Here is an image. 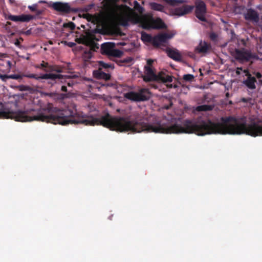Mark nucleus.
I'll list each match as a JSON object with an SVG mask.
<instances>
[{
    "label": "nucleus",
    "mask_w": 262,
    "mask_h": 262,
    "mask_svg": "<svg viewBox=\"0 0 262 262\" xmlns=\"http://www.w3.org/2000/svg\"><path fill=\"white\" fill-rule=\"evenodd\" d=\"M141 39L143 41L151 43L154 46V36L146 33H143L141 35Z\"/></svg>",
    "instance_id": "obj_25"
},
{
    "label": "nucleus",
    "mask_w": 262,
    "mask_h": 262,
    "mask_svg": "<svg viewBox=\"0 0 262 262\" xmlns=\"http://www.w3.org/2000/svg\"><path fill=\"white\" fill-rule=\"evenodd\" d=\"M226 134L262 136V120L245 116L238 119L232 116L223 117V135Z\"/></svg>",
    "instance_id": "obj_1"
},
{
    "label": "nucleus",
    "mask_w": 262,
    "mask_h": 262,
    "mask_svg": "<svg viewBox=\"0 0 262 262\" xmlns=\"http://www.w3.org/2000/svg\"><path fill=\"white\" fill-rule=\"evenodd\" d=\"M0 79L6 82L9 79L8 75L0 74Z\"/></svg>",
    "instance_id": "obj_35"
},
{
    "label": "nucleus",
    "mask_w": 262,
    "mask_h": 262,
    "mask_svg": "<svg viewBox=\"0 0 262 262\" xmlns=\"http://www.w3.org/2000/svg\"><path fill=\"white\" fill-rule=\"evenodd\" d=\"M194 78V77L193 75L188 74L183 75V79L185 81H192Z\"/></svg>",
    "instance_id": "obj_30"
},
{
    "label": "nucleus",
    "mask_w": 262,
    "mask_h": 262,
    "mask_svg": "<svg viewBox=\"0 0 262 262\" xmlns=\"http://www.w3.org/2000/svg\"><path fill=\"white\" fill-rule=\"evenodd\" d=\"M98 69H100L101 70H102L103 69H111L112 70L114 69V64L110 63H105L103 61H98Z\"/></svg>",
    "instance_id": "obj_24"
},
{
    "label": "nucleus",
    "mask_w": 262,
    "mask_h": 262,
    "mask_svg": "<svg viewBox=\"0 0 262 262\" xmlns=\"http://www.w3.org/2000/svg\"><path fill=\"white\" fill-rule=\"evenodd\" d=\"M127 23H128V20L126 19L123 21V26H126L127 25Z\"/></svg>",
    "instance_id": "obj_45"
},
{
    "label": "nucleus",
    "mask_w": 262,
    "mask_h": 262,
    "mask_svg": "<svg viewBox=\"0 0 262 262\" xmlns=\"http://www.w3.org/2000/svg\"><path fill=\"white\" fill-rule=\"evenodd\" d=\"M9 79H13L18 80L20 81L22 80L23 77H28L30 78H34L36 80H40V79H49L50 81H48V84H54L56 83L57 80H59V79L62 77V76L60 75H56L54 74H42L40 76H38L35 74H23L22 75L20 74H11L8 75Z\"/></svg>",
    "instance_id": "obj_3"
},
{
    "label": "nucleus",
    "mask_w": 262,
    "mask_h": 262,
    "mask_svg": "<svg viewBox=\"0 0 262 262\" xmlns=\"http://www.w3.org/2000/svg\"><path fill=\"white\" fill-rule=\"evenodd\" d=\"M226 96L227 97H229L230 96V94H229V93H227L226 94Z\"/></svg>",
    "instance_id": "obj_48"
},
{
    "label": "nucleus",
    "mask_w": 262,
    "mask_h": 262,
    "mask_svg": "<svg viewBox=\"0 0 262 262\" xmlns=\"http://www.w3.org/2000/svg\"><path fill=\"white\" fill-rule=\"evenodd\" d=\"M65 43L69 47L73 48L76 46V43L73 42H67L65 41Z\"/></svg>",
    "instance_id": "obj_38"
},
{
    "label": "nucleus",
    "mask_w": 262,
    "mask_h": 262,
    "mask_svg": "<svg viewBox=\"0 0 262 262\" xmlns=\"http://www.w3.org/2000/svg\"><path fill=\"white\" fill-rule=\"evenodd\" d=\"M19 40L23 41V39L21 37H20L19 39H17L14 42L15 45L18 47H20V42Z\"/></svg>",
    "instance_id": "obj_37"
},
{
    "label": "nucleus",
    "mask_w": 262,
    "mask_h": 262,
    "mask_svg": "<svg viewBox=\"0 0 262 262\" xmlns=\"http://www.w3.org/2000/svg\"><path fill=\"white\" fill-rule=\"evenodd\" d=\"M256 82V78L254 77H250L247 78L246 80L243 81V83L249 89L253 90L256 88L255 83Z\"/></svg>",
    "instance_id": "obj_22"
},
{
    "label": "nucleus",
    "mask_w": 262,
    "mask_h": 262,
    "mask_svg": "<svg viewBox=\"0 0 262 262\" xmlns=\"http://www.w3.org/2000/svg\"><path fill=\"white\" fill-rule=\"evenodd\" d=\"M100 52L103 55H107L108 57H120L123 52L115 49V43L113 42H105L101 45Z\"/></svg>",
    "instance_id": "obj_9"
},
{
    "label": "nucleus",
    "mask_w": 262,
    "mask_h": 262,
    "mask_svg": "<svg viewBox=\"0 0 262 262\" xmlns=\"http://www.w3.org/2000/svg\"><path fill=\"white\" fill-rule=\"evenodd\" d=\"M17 89L20 91H29L32 92L33 91L32 88L26 85H20L17 86Z\"/></svg>",
    "instance_id": "obj_27"
},
{
    "label": "nucleus",
    "mask_w": 262,
    "mask_h": 262,
    "mask_svg": "<svg viewBox=\"0 0 262 262\" xmlns=\"http://www.w3.org/2000/svg\"><path fill=\"white\" fill-rule=\"evenodd\" d=\"M43 71L47 74H60L63 72V68L55 64H50L49 69H43Z\"/></svg>",
    "instance_id": "obj_18"
},
{
    "label": "nucleus",
    "mask_w": 262,
    "mask_h": 262,
    "mask_svg": "<svg viewBox=\"0 0 262 262\" xmlns=\"http://www.w3.org/2000/svg\"><path fill=\"white\" fill-rule=\"evenodd\" d=\"M171 37V35L166 33H160L154 36V47H159L161 43L166 42Z\"/></svg>",
    "instance_id": "obj_15"
},
{
    "label": "nucleus",
    "mask_w": 262,
    "mask_h": 262,
    "mask_svg": "<svg viewBox=\"0 0 262 262\" xmlns=\"http://www.w3.org/2000/svg\"><path fill=\"white\" fill-rule=\"evenodd\" d=\"M81 39L82 43L86 45L91 46V50L96 51L99 49L98 44L94 42L95 40H98L93 32H86L85 35H83Z\"/></svg>",
    "instance_id": "obj_11"
},
{
    "label": "nucleus",
    "mask_w": 262,
    "mask_h": 262,
    "mask_svg": "<svg viewBox=\"0 0 262 262\" xmlns=\"http://www.w3.org/2000/svg\"><path fill=\"white\" fill-rule=\"evenodd\" d=\"M153 62H154V60L152 59H148L147 60V65L146 66H149L151 67L152 66Z\"/></svg>",
    "instance_id": "obj_39"
},
{
    "label": "nucleus",
    "mask_w": 262,
    "mask_h": 262,
    "mask_svg": "<svg viewBox=\"0 0 262 262\" xmlns=\"http://www.w3.org/2000/svg\"><path fill=\"white\" fill-rule=\"evenodd\" d=\"M243 72L245 74V75L247 77V78L252 76L251 74L249 73L248 70H244Z\"/></svg>",
    "instance_id": "obj_40"
},
{
    "label": "nucleus",
    "mask_w": 262,
    "mask_h": 262,
    "mask_svg": "<svg viewBox=\"0 0 262 262\" xmlns=\"http://www.w3.org/2000/svg\"><path fill=\"white\" fill-rule=\"evenodd\" d=\"M235 59L241 63L250 61L251 59H258V56L255 53L245 48L235 49L234 54Z\"/></svg>",
    "instance_id": "obj_8"
},
{
    "label": "nucleus",
    "mask_w": 262,
    "mask_h": 262,
    "mask_svg": "<svg viewBox=\"0 0 262 262\" xmlns=\"http://www.w3.org/2000/svg\"><path fill=\"white\" fill-rule=\"evenodd\" d=\"M213 108V106L211 105H201L198 106L196 108V110L199 112L202 111H211Z\"/></svg>",
    "instance_id": "obj_26"
},
{
    "label": "nucleus",
    "mask_w": 262,
    "mask_h": 262,
    "mask_svg": "<svg viewBox=\"0 0 262 262\" xmlns=\"http://www.w3.org/2000/svg\"><path fill=\"white\" fill-rule=\"evenodd\" d=\"M35 18L34 15L30 14H21L20 15H13L11 14L8 15L6 19L17 22H29L31 20Z\"/></svg>",
    "instance_id": "obj_14"
},
{
    "label": "nucleus",
    "mask_w": 262,
    "mask_h": 262,
    "mask_svg": "<svg viewBox=\"0 0 262 262\" xmlns=\"http://www.w3.org/2000/svg\"><path fill=\"white\" fill-rule=\"evenodd\" d=\"M166 2H167L168 4L174 6L177 5V4L179 3H182V1H179V0H164Z\"/></svg>",
    "instance_id": "obj_32"
},
{
    "label": "nucleus",
    "mask_w": 262,
    "mask_h": 262,
    "mask_svg": "<svg viewBox=\"0 0 262 262\" xmlns=\"http://www.w3.org/2000/svg\"><path fill=\"white\" fill-rule=\"evenodd\" d=\"M56 95L57 96V98L59 99H64V98L67 97V94H57V93H52L50 94V95Z\"/></svg>",
    "instance_id": "obj_33"
},
{
    "label": "nucleus",
    "mask_w": 262,
    "mask_h": 262,
    "mask_svg": "<svg viewBox=\"0 0 262 262\" xmlns=\"http://www.w3.org/2000/svg\"><path fill=\"white\" fill-rule=\"evenodd\" d=\"M56 75H60L62 76V77L57 80V81L52 84H50L51 86H53L55 84H61V83H67L69 86H72L74 84V82L72 80L68 81V79H71V76L68 75H63L60 74H56Z\"/></svg>",
    "instance_id": "obj_19"
},
{
    "label": "nucleus",
    "mask_w": 262,
    "mask_h": 262,
    "mask_svg": "<svg viewBox=\"0 0 262 262\" xmlns=\"http://www.w3.org/2000/svg\"><path fill=\"white\" fill-rule=\"evenodd\" d=\"M10 3H13L14 2V0H9Z\"/></svg>",
    "instance_id": "obj_49"
},
{
    "label": "nucleus",
    "mask_w": 262,
    "mask_h": 262,
    "mask_svg": "<svg viewBox=\"0 0 262 262\" xmlns=\"http://www.w3.org/2000/svg\"><path fill=\"white\" fill-rule=\"evenodd\" d=\"M144 69L145 75L143 77V79L146 82H149L157 79H159L164 82H170L172 81V77L168 75L160 73L157 76L152 68L149 66H145Z\"/></svg>",
    "instance_id": "obj_6"
},
{
    "label": "nucleus",
    "mask_w": 262,
    "mask_h": 262,
    "mask_svg": "<svg viewBox=\"0 0 262 262\" xmlns=\"http://www.w3.org/2000/svg\"><path fill=\"white\" fill-rule=\"evenodd\" d=\"M0 118H11L16 121L30 122V110L6 112L4 110V105L0 102Z\"/></svg>",
    "instance_id": "obj_4"
},
{
    "label": "nucleus",
    "mask_w": 262,
    "mask_h": 262,
    "mask_svg": "<svg viewBox=\"0 0 262 262\" xmlns=\"http://www.w3.org/2000/svg\"><path fill=\"white\" fill-rule=\"evenodd\" d=\"M51 7L55 11L58 12L61 14H67L74 11L68 3L62 2L53 3Z\"/></svg>",
    "instance_id": "obj_13"
},
{
    "label": "nucleus",
    "mask_w": 262,
    "mask_h": 262,
    "mask_svg": "<svg viewBox=\"0 0 262 262\" xmlns=\"http://www.w3.org/2000/svg\"><path fill=\"white\" fill-rule=\"evenodd\" d=\"M149 6L152 10L165 13V7L160 4L152 2L149 3Z\"/></svg>",
    "instance_id": "obj_23"
},
{
    "label": "nucleus",
    "mask_w": 262,
    "mask_h": 262,
    "mask_svg": "<svg viewBox=\"0 0 262 262\" xmlns=\"http://www.w3.org/2000/svg\"><path fill=\"white\" fill-rule=\"evenodd\" d=\"M35 16H34L35 17V16H39L40 15H41L42 13V10H37L35 11Z\"/></svg>",
    "instance_id": "obj_41"
},
{
    "label": "nucleus",
    "mask_w": 262,
    "mask_h": 262,
    "mask_svg": "<svg viewBox=\"0 0 262 262\" xmlns=\"http://www.w3.org/2000/svg\"><path fill=\"white\" fill-rule=\"evenodd\" d=\"M253 74L258 79L261 78L262 77V75L259 72H254Z\"/></svg>",
    "instance_id": "obj_42"
},
{
    "label": "nucleus",
    "mask_w": 262,
    "mask_h": 262,
    "mask_svg": "<svg viewBox=\"0 0 262 262\" xmlns=\"http://www.w3.org/2000/svg\"><path fill=\"white\" fill-rule=\"evenodd\" d=\"M242 100L243 102H247V100L246 98H243L242 99Z\"/></svg>",
    "instance_id": "obj_47"
},
{
    "label": "nucleus",
    "mask_w": 262,
    "mask_h": 262,
    "mask_svg": "<svg viewBox=\"0 0 262 262\" xmlns=\"http://www.w3.org/2000/svg\"><path fill=\"white\" fill-rule=\"evenodd\" d=\"M169 108V106H167L166 107V109H168Z\"/></svg>",
    "instance_id": "obj_51"
},
{
    "label": "nucleus",
    "mask_w": 262,
    "mask_h": 262,
    "mask_svg": "<svg viewBox=\"0 0 262 262\" xmlns=\"http://www.w3.org/2000/svg\"><path fill=\"white\" fill-rule=\"evenodd\" d=\"M99 23L102 26V29L99 30L98 32H103V34L117 35L120 31L115 24L114 16L112 13H107L102 15Z\"/></svg>",
    "instance_id": "obj_2"
},
{
    "label": "nucleus",
    "mask_w": 262,
    "mask_h": 262,
    "mask_svg": "<svg viewBox=\"0 0 262 262\" xmlns=\"http://www.w3.org/2000/svg\"><path fill=\"white\" fill-rule=\"evenodd\" d=\"M93 75L96 79H103L105 81L110 80L111 77L110 74L104 72L100 69L94 71Z\"/></svg>",
    "instance_id": "obj_17"
},
{
    "label": "nucleus",
    "mask_w": 262,
    "mask_h": 262,
    "mask_svg": "<svg viewBox=\"0 0 262 262\" xmlns=\"http://www.w3.org/2000/svg\"><path fill=\"white\" fill-rule=\"evenodd\" d=\"M63 27L69 28L71 30H73L75 28V25L74 23L70 21L67 23H64L63 24Z\"/></svg>",
    "instance_id": "obj_31"
},
{
    "label": "nucleus",
    "mask_w": 262,
    "mask_h": 262,
    "mask_svg": "<svg viewBox=\"0 0 262 262\" xmlns=\"http://www.w3.org/2000/svg\"><path fill=\"white\" fill-rule=\"evenodd\" d=\"M37 5L36 4L33 5L32 6H29L28 8L32 12H35L37 9Z\"/></svg>",
    "instance_id": "obj_36"
},
{
    "label": "nucleus",
    "mask_w": 262,
    "mask_h": 262,
    "mask_svg": "<svg viewBox=\"0 0 262 262\" xmlns=\"http://www.w3.org/2000/svg\"><path fill=\"white\" fill-rule=\"evenodd\" d=\"M244 17L247 20L252 21L255 23H258L259 20L258 12L252 8L247 10V12L244 14Z\"/></svg>",
    "instance_id": "obj_16"
},
{
    "label": "nucleus",
    "mask_w": 262,
    "mask_h": 262,
    "mask_svg": "<svg viewBox=\"0 0 262 262\" xmlns=\"http://www.w3.org/2000/svg\"><path fill=\"white\" fill-rule=\"evenodd\" d=\"M124 97L128 100L136 101H145L151 97V93L148 89H141L138 92H129L124 94Z\"/></svg>",
    "instance_id": "obj_7"
},
{
    "label": "nucleus",
    "mask_w": 262,
    "mask_h": 262,
    "mask_svg": "<svg viewBox=\"0 0 262 262\" xmlns=\"http://www.w3.org/2000/svg\"><path fill=\"white\" fill-rule=\"evenodd\" d=\"M112 216H113V215H112L111 216H110V217H109V218H110V220H112Z\"/></svg>",
    "instance_id": "obj_50"
},
{
    "label": "nucleus",
    "mask_w": 262,
    "mask_h": 262,
    "mask_svg": "<svg viewBox=\"0 0 262 262\" xmlns=\"http://www.w3.org/2000/svg\"><path fill=\"white\" fill-rule=\"evenodd\" d=\"M61 90L63 92H67V88L66 85H62L61 88Z\"/></svg>",
    "instance_id": "obj_44"
},
{
    "label": "nucleus",
    "mask_w": 262,
    "mask_h": 262,
    "mask_svg": "<svg viewBox=\"0 0 262 262\" xmlns=\"http://www.w3.org/2000/svg\"><path fill=\"white\" fill-rule=\"evenodd\" d=\"M207 13V8L205 3L201 0L195 2V15L201 21L206 22L207 19L205 15Z\"/></svg>",
    "instance_id": "obj_10"
},
{
    "label": "nucleus",
    "mask_w": 262,
    "mask_h": 262,
    "mask_svg": "<svg viewBox=\"0 0 262 262\" xmlns=\"http://www.w3.org/2000/svg\"><path fill=\"white\" fill-rule=\"evenodd\" d=\"M241 71H243V68L242 67H241V68H237L236 70V74L237 75H240Z\"/></svg>",
    "instance_id": "obj_43"
},
{
    "label": "nucleus",
    "mask_w": 262,
    "mask_h": 262,
    "mask_svg": "<svg viewBox=\"0 0 262 262\" xmlns=\"http://www.w3.org/2000/svg\"><path fill=\"white\" fill-rule=\"evenodd\" d=\"M211 45L206 41H201L196 49L200 53H207L211 50Z\"/></svg>",
    "instance_id": "obj_20"
},
{
    "label": "nucleus",
    "mask_w": 262,
    "mask_h": 262,
    "mask_svg": "<svg viewBox=\"0 0 262 262\" xmlns=\"http://www.w3.org/2000/svg\"><path fill=\"white\" fill-rule=\"evenodd\" d=\"M128 61L127 60H123L120 61V63H124L127 62Z\"/></svg>",
    "instance_id": "obj_46"
},
{
    "label": "nucleus",
    "mask_w": 262,
    "mask_h": 262,
    "mask_svg": "<svg viewBox=\"0 0 262 262\" xmlns=\"http://www.w3.org/2000/svg\"><path fill=\"white\" fill-rule=\"evenodd\" d=\"M49 67H50L49 63L44 61H42L40 64H38L35 66L36 68L41 69L43 70V69H49Z\"/></svg>",
    "instance_id": "obj_28"
},
{
    "label": "nucleus",
    "mask_w": 262,
    "mask_h": 262,
    "mask_svg": "<svg viewBox=\"0 0 262 262\" xmlns=\"http://www.w3.org/2000/svg\"><path fill=\"white\" fill-rule=\"evenodd\" d=\"M134 9L136 11H137L139 13L143 12V11L144 10V8L142 6H140L139 3L137 1H134Z\"/></svg>",
    "instance_id": "obj_29"
},
{
    "label": "nucleus",
    "mask_w": 262,
    "mask_h": 262,
    "mask_svg": "<svg viewBox=\"0 0 262 262\" xmlns=\"http://www.w3.org/2000/svg\"><path fill=\"white\" fill-rule=\"evenodd\" d=\"M141 25L143 29L146 30L163 29L167 27L161 18L158 17L155 19L151 14L145 15L141 20Z\"/></svg>",
    "instance_id": "obj_5"
},
{
    "label": "nucleus",
    "mask_w": 262,
    "mask_h": 262,
    "mask_svg": "<svg viewBox=\"0 0 262 262\" xmlns=\"http://www.w3.org/2000/svg\"><path fill=\"white\" fill-rule=\"evenodd\" d=\"M167 55L170 58L175 61H180L182 60V56L177 50L169 49L167 50Z\"/></svg>",
    "instance_id": "obj_21"
},
{
    "label": "nucleus",
    "mask_w": 262,
    "mask_h": 262,
    "mask_svg": "<svg viewBox=\"0 0 262 262\" xmlns=\"http://www.w3.org/2000/svg\"><path fill=\"white\" fill-rule=\"evenodd\" d=\"M194 8V6L192 5L183 4L182 5L178 6L174 9H172L171 13L173 15H177L178 16H184L192 12Z\"/></svg>",
    "instance_id": "obj_12"
},
{
    "label": "nucleus",
    "mask_w": 262,
    "mask_h": 262,
    "mask_svg": "<svg viewBox=\"0 0 262 262\" xmlns=\"http://www.w3.org/2000/svg\"><path fill=\"white\" fill-rule=\"evenodd\" d=\"M7 24H9V25H10V23L7 22Z\"/></svg>",
    "instance_id": "obj_52"
},
{
    "label": "nucleus",
    "mask_w": 262,
    "mask_h": 262,
    "mask_svg": "<svg viewBox=\"0 0 262 262\" xmlns=\"http://www.w3.org/2000/svg\"><path fill=\"white\" fill-rule=\"evenodd\" d=\"M209 37L211 40L214 41L217 39V35L215 33L211 32L209 35Z\"/></svg>",
    "instance_id": "obj_34"
}]
</instances>
